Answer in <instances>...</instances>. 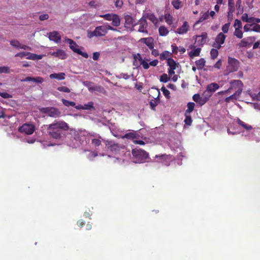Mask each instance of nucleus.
I'll return each mask as SVG.
<instances>
[{
    "label": "nucleus",
    "instance_id": "1",
    "mask_svg": "<svg viewBox=\"0 0 260 260\" xmlns=\"http://www.w3.org/2000/svg\"><path fill=\"white\" fill-rule=\"evenodd\" d=\"M69 129L68 124L63 120H54L47 125V132L50 137L55 140H61L64 135V132Z\"/></svg>",
    "mask_w": 260,
    "mask_h": 260
},
{
    "label": "nucleus",
    "instance_id": "2",
    "mask_svg": "<svg viewBox=\"0 0 260 260\" xmlns=\"http://www.w3.org/2000/svg\"><path fill=\"white\" fill-rule=\"evenodd\" d=\"M132 153L134 159V161L136 163L143 162L149 156L148 153L141 149H133Z\"/></svg>",
    "mask_w": 260,
    "mask_h": 260
},
{
    "label": "nucleus",
    "instance_id": "3",
    "mask_svg": "<svg viewBox=\"0 0 260 260\" xmlns=\"http://www.w3.org/2000/svg\"><path fill=\"white\" fill-rule=\"evenodd\" d=\"M40 111L42 113L47 114L49 117L57 118L60 116V111L55 107H43L40 109Z\"/></svg>",
    "mask_w": 260,
    "mask_h": 260
},
{
    "label": "nucleus",
    "instance_id": "4",
    "mask_svg": "<svg viewBox=\"0 0 260 260\" xmlns=\"http://www.w3.org/2000/svg\"><path fill=\"white\" fill-rule=\"evenodd\" d=\"M240 62L235 58L229 57L228 64L226 67V71L228 73H233L237 71L239 67Z\"/></svg>",
    "mask_w": 260,
    "mask_h": 260
},
{
    "label": "nucleus",
    "instance_id": "5",
    "mask_svg": "<svg viewBox=\"0 0 260 260\" xmlns=\"http://www.w3.org/2000/svg\"><path fill=\"white\" fill-rule=\"evenodd\" d=\"M104 142L106 148L108 150L114 153H117L123 148L122 146H120L118 143L112 140H106Z\"/></svg>",
    "mask_w": 260,
    "mask_h": 260
},
{
    "label": "nucleus",
    "instance_id": "6",
    "mask_svg": "<svg viewBox=\"0 0 260 260\" xmlns=\"http://www.w3.org/2000/svg\"><path fill=\"white\" fill-rule=\"evenodd\" d=\"M230 84H235V87L237 89H234L236 90V91L232 95L234 96L233 97L235 98V100H237L242 93L243 86V83L239 80H233L231 81Z\"/></svg>",
    "mask_w": 260,
    "mask_h": 260
},
{
    "label": "nucleus",
    "instance_id": "7",
    "mask_svg": "<svg viewBox=\"0 0 260 260\" xmlns=\"http://www.w3.org/2000/svg\"><path fill=\"white\" fill-rule=\"evenodd\" d=\"M66 41L70 44V48L75 53L82 55L84 58H87L88 55L86 52H83L79 49L77 48L78 45L71 39L67 38Z\"/></svg>",
    "mask_w": 260,
    "mask_h": 260
},
{
    "label": "nucleus",
    "instance_id": "8",
    "mask_svg": "<svg viewBox=\"0 0 260 260\" xmlns=\"http://www.w3.org/2000/svg\"><path fill=\"white\" fill-rule=\"evenodd\" d=\"M135 25H139L138 31L142 32L145 34H148V32L147 29L148 27V24L146 18L144 17H142L137 23L135 24Z\"/></svg>",
    "mask_w": 260,
    "mask_h": 260
},
{
    "label": "nucleus",
    "instance_id": "9",
    "mask_svg": "<svg viewBox=\"0 0 260 260\" xmlns=\"http://www.w3.org/2000/svg\"><path fill=\"white\" fill-rule=\"evenodd\" d=\"M35 126L30 123H24L18 128L19 132L26 135H31L35 131Z\"/></svg>",
    "mask_w": 260,
    "mask_h": 260
},
{
    "label": "nucleus",
    "instance_id": "10",
    "mask_svg": "<svg viewBox=\"0 0 260 260\" xmlns=\"http://www.w3.org/2000/svg\"><path fill=\"white\" fill-rule=\"evenodd\" d=\"M226 36L222 32H220L216 37L215 42L213 43L212 46L217 49H220L221 45L224 43Z\"/></svg>",
    "mask_w": 260,
    "mask_h": 260
},
{
    "label": "nucleus",
    "instance_id": "11",
    "mask_svg": "<svg viewBox=\"0 0 260 260\" xmlns=\"http://www.w3.org/2000/svg\"><path fill=\"white\" fill-rule=\"evenodd\" d=\"M255 38L254 37H249L242 39L239 43V47H249L255 41Z\"/></svg>",
    "mask_w": 260,
    "mask_h": 260
},
{
    "label": "nucleus",
    "instance_id": "12",
    "mask_svg": "<svg viewBox=\"0 0 260 260\" xmlns=\"http://www.w3.org/2000/svg\"><path fill=\"white\" fill-rule=\"evenodd\" d=\"M189 26L188 22L187 21H184L183 23V25L181 27L177 28L176 31V33L180 35L186 34L189 30Z\"/></svg>",
    "mask_w": 260,
    "mask_h": 260
},
{
    "label": "nucleus",
    "instance_id": "13",
    "mask_svg": "<svg viewBox=\"0 0 260 260\" xmlns=\"http://www.w3.org/2000/svg\"><path fill=\"white\" fill-rule=\"evenodd\" d=\"M49 38L51 41L58 43L61 40V36L57 31H54L49 33Z\"/></svg>",
    "mask_w": 260,
    "mask_h": 260
},
{
    "label": "nucleus",
    "instance_id": "14",
    "mask_svg": "<svg viewBox=\"0 0 260 260\" xmlns=\"http://www.w3.org/2000/svg\"><path fill=\"white\" fill-rule=\"evenodd\" d=\"M140 42L145 44L150 49H152L154 47L153 39L151 37L142 38Z\"/></svg>",
    "mask_w": 260,
    "mask_h": 260
},
{
    "label": "nucleus",
    "instance_id": "15",
    "mask_svg": "<svg viewBox=\"0 0 260 260\" xmlns=\"http://www.w3.org/2000/svg\"><path fill=\"white\" fill-rule=\"evenodd\" d=\"M95 32L96 37L104 36L107 34V28L105 26H97L95 28Z\"/></svg>",
    "mask_w": 260,
    "mask_h": 260
},
{
    "label": "nucleus",
    "instance_id": "16",
    "mask_svg": "<svg viewBox=\"0 0 260 260\" xmlns=\"http://www.w3.org/2000/svg\"><path fill=\"white\" fill-rule=\"evenodd\" d=\"M134 20L130 15H127L125 17V27L127 28L134 27L135 25Z\"/></svg>",
    "mask_w": 260,
    "mask_h": 260
},
{
    "label": "nucleus",
    "instance_id": "17",
    "mask_svg": "<svg viewBox=\"0 0 260 260\" xmlns=\"http://www.w3.org/2000/svg\"><path fill=\"white\" fill-rule=\"evenodd\" d=\"M219 88V85L216 83L213 82L207 85L206 89L207 90V92H209L212 94Z\"/></svg>",
    "mask_w": 260,
    "mask_h": 260
},
{
    "label": "nucleus",
    "instance_id": "18",
    "mask_svg": "<svg viewBox=\"0 0 260 260\" xmlns=\"http://www.w3.org/2000/svg\"><path fill=\"white\" fill-rule=\"evenodd\" d=\"M52 55L58 57L61 59H64L67 58V54L64 51L61 49H58L56 51L52 53Z\"/></svg>",
    "mask_w": 260,
    "mask_h": 260
},
{
    "label": "nucleus",
    "instance_id": "19",
    "mask_svg": "<svg viewBox=\"0 0 260 260\" xmlns=\"http://www.w3.org/2000/svg\"><path fill=\"white\" fill-rule=\"evenodd\" d=\"M137 56H138V58L139 60L140 61V66L142 65L143 68L145 70L148 69L149 68V64L148 63L149 60L147 58L143 59L140 53H137Z\"/></svg>",
    "mask_w": 260,
    "mask_h": 260
},
{
    "label": "nucleus",
    "instance_id": "20",
    "mask_svg": "<svg viewBox=\"0 0 260 260\" xmlns=\"http://www.w3.org/2000/svg\"><path fill=\"white\" fill-rule=\"evenodd\" d=\"M21 81L24 82L32 81L36 83H41L44 81V79L41 77H37L36 78L27 77L25 79H22Z\"/></svg>",
    "mask_w": 260,
    "mask_h": 260
},
{
    "label": "nucleus",
    "instance_id": "21",
    "mask_svg": "<svg viewBox=\"0 0 260 260\" xmlns=\"http://www.w3.org/2000/svg\"><path fill=\"white\" fill-rule=\"evenodd\" d=\"M197 39L200 45H203L206 42L207 34L205 32H203L201 35L197 36Z\"/></svg>",
    "mask_w": 260,
    "mask_h": 260
},
{
    "label": "nucleus",
    "instance_id": "22",
    "mask_svg": "<svg viewBox=\"0 0 260 260\" xmlns=\"http://www.w3.org/2000/svg\"><path fill=\"white\" fill-rule=\"evenodd\" d=\"M51 79H56L59 80H62L65 78V74L64 73H53L49 76Z\"/></svg>",
    "mask_w": 260,
    "mask_h": 260
},
{
    "label": "nucleus",
    "instance_id": "23",
    "mask_svg": "<svg viewBox=\"0 0 260 260\" xmlns=\"http://www.w3.org/2000/svg\"><path fill=\"white\" fill-rule=\"evenodd\" d=\"M167 65L169 67V68L175 70L179 63H176L173 58H169L167 59Z\"/></svg>",
    "mask_w": 260,
    "mask_h": 260
},
{
    "label": "nucleus",
    "instance_id": "24",
    "mask_svg": "<svg viewBox=\"0 0 260 260\" xmlns=\"http://www.w3.org/2000/svg\"><path fill=\"white\" fill-rule=\"evenodd\" d=\"M111 21H112V25L115 26H118L120 24L119 17L116 14H113Z\"/></svg>",
    "mask_w": 260,
    "mask_h": 260
},
{
    "label": "nucleus",
    "instance_id": "25",
    "mask_svg": "<svg viewBox=\"0 0 260 260\" xmlns=\"http://www.w3.org/2000/svg\"><path fill=\"white\" fill-rule=\"evenodd\" d=\"M139 137V135L136 132H130L124 135L123 137V138H126L128 139H135Z\"/></svg>",
    "mask_w": 260,
    "mask_h": 260
},
{
    "label": "nucleus",
    "instance_id": "26",
    "mask_svg": "<svg viewBox=\"0 0 260 260\" xmlns=\"http://www.w3.org/2000/svg\"><path fill=\"white\" fill-rule=\"evenodd\" d=\"M151 93L153 94V95H152V98L154 99H159V96L160 95V92L159 90L156 88H152L150 91ZM151 95L150 94V96Z\"/></svg>",
    "mask_w": 260,
    "mask_h": 260
},
{
    "label": "nucleus",
    "instance_id": "27",
    "mask_svg": "<svg viewBox=\"0 0 260 260\" xmlns=\"http://www.w3.org/2000/svg\"><path fill=\"white\" fill-rule=\"evenodd\" d=\"M238 124L242 126L244 129L250 131L252 129V127L250 125H248L247 124H246L244 122L241 120L240 119H238L237 121Z\"/></svg>",
    "mask_w": 260,
    "mask_h": 260
},
{
    "label": "nucleus",
    "instance_id": "28",
    "mask_svg": "<svg viewBox=\"0 0 260 260\" xmlns=\"http://www.w3.org/2000/svg\"><path fill=\"white\" fill-rule=\"evenodd\" d=\"M83 84L85 86L87 87V88L89 91H90V92L93 91V89H94V83H93L91 81H86L83 82Z\"/></svg>",
    "mask_w": 260,
    "mask_h": 260
},
{
    "label": "nucleus",
    "instance_id": "29",
    "mask_svg": "<svg viewBox=\"0 0 260 260\" xmlns=\"http://www.w3.org/2000/svg\"><path fill=\"white\" fill-rule=\"evenodd\" d=\"M205 60L204 58H201L196 61V64L199 70H202L205 65Z\"/></svg>",
    "mask_w": 260,
    "mask_h": 260
},
{
    "label": "nucleus",
    "instance_id": "30",
    "mask_svg": "<svg viewBox=\"0 0 260 260\" xmlns=\"http://www.w3.org/2000/svg\"><path fill=\"white\" fill-rule=\"evenodd\" d=\"M201 51V49L200 48H197L193 51H191L189 53V56L191 58L196 56H199L200 55Z\"/></svg>",
    "mask_w": 260,
    "mask_h": 260
},
{
    "label": "nucleus",
    "instance_id": "31",
    "mask_svg": "<svg viewBox=\"0 0 260 260\" xmlns=\"http://www.w3.org/2000/svg\"><path fill=\"white\" fill-rule=\"evenodd\" d=\"M158 31H159V35L161 36H166L169 33V30L164 26H160L158 29Z\"/></svg>",
    "mask_w": 260,
    "mask_h": 260
},
{
    "label": "nucleus",
    "instance_id": "32",
    "mask_svg": "<svg viewBox=\"0 0 260 260\" xmlns=\"http://www.w3.org/2000/svg\"><path fill=\"white\" fill-rule=\"evenodd\" d=\"M228 6H229V14L230 13H233L235 10V3L234 0H228Z\"/></svg>",
    "mask_w": 260,
    "mask_h": 260
},
{
    "label": "nucleus",
    "instance_id": "33",
    "mask_svg": "<svg viewBox=\"0 0 260 260\" xmlns=\"http://www.w3.org/2000/svg\"><path fill=\"white\" fill-rule=\"evenodd\" d=\"M195 106V104L193 102H189L187 104V109L185 111V114H190L191 112L193 111L194 108Z\"/></svg>",
    "mask_w": 260,
    "mask_h": 260
},
{
    "label": "nucleus",
    "instance_id": "34",
    "mask_svg": "<svg viewBox=\"0 0 260 260\" xmlns=\"http://www.w3.org/2000/svg\"><path fill=\"white\" fill-rule=\"evenodd\" d=\"M209 17V14L208 11L204 13L202 16H200L199 20L196 22V24H198V23L208 19Z\"/></svg>",
    "mask_w": 260,
    "mask_h": 260
},
{
    "label": "nucleus",
    "instance_id": "35",
    "mask_svg": "<svg viewBox=\"0 0 260 260\" xmlns=\"http://www.w3.org/2000/svg\"><path fill=\"white\" fill-rule=\"evenodd\" d=\"M241 29L236 28L234 32V35L239 39H242L243 37V32Z\"/></svg>",
    "mask_w": 260,
    "mask_h": 260
},
{
    "label": "nucleus",
    "instance_id": "36",
    "mask_svg": "<svg viewBox=\"0 0 260 260\" xmlns=\"http://www.w3.org/2000/svg\"><path fill=\"white\" fill-rule=\"evenodd\" d=\"M164 18L169 25H171L173 23V17L170 14H166Z\"/></svg>",
    "mask_w": 260,
    "mask_h": 260
},
{
    "label": "nucleus",
    "instance_id": "37",
    "mask_svg": "<svg viewBox=\"0 0 260 260\" xmlns=\"http://www.w3.org/2000/svg\"><path fill=\"white\" fill-rule=\"evenodd\" d=\"M217 48H212L210 51L211 58L212 59H215L218 55V51Z\"/></svg>",
    "mask_w": 260,
    "mask_h": 260
},
{
    "label": "nucleus",
    "instance_id": "38",
    "mask_svg": "<svg viewBox=\"0 0 260 260\" xmlns=\"http://www.w3.org/2000/svg\"><path fill=\"white\" fill-rule=\"evenodd\" d=\"M185 118L184 120L185 123L187 125H190L191 124V123L192 122L191 116L190 115V114H185Z\"/></svg>",
    "mask_w": 260,
    "mask_h": 260
},
{
    "label": "nucleus",
    "instance_id": "39",
    "mask_svg": "<svg viewBox=\"0 0 260 260\" xmlns=\"http://www.w3.org/2000/svg\"><path fill=\"white\" fill-rule=\"evenodd\" d=\"M62 102L63 104L67 107H69V106L75 107L76 105V103L74 102L70 101L63 99H62Z\"/></svg>",
    "mask_w": 260,
    "mask_h": 260
},
{
    "label": "nucleus",
    "instance_id": "40",
    "mask_svg": "<svg viewBox=\"0 0 260 260\" xmlns=\"http://www.w3.org/2000/svg\"><path fill=\"white\" fill-rule=\"evenodd\" d=\"M10 45L13 47L19 48L21 46V43L17 40H12L10 42Z\"/></svg>",
    "mask_w": 260,
    "mask_h": 260
},
{
    "label": "nucleus",
    "instance_id": "41",
    "mask_svg": "<svg viewBox=\"0 0 260 260\" xmlns=\"http://www.w3.org/2000/svg\"><path fill=\"white\" fill-rule=\"evenodd\" d=\"M147 17L150 21H151L154 24H156L158 22L157 18L153 14H148Z\"/></svg>",
    "mask_w": 260,
    "mask_h": 260
},
{
    "label": "nucleus",
    "instance_id": "42",
    "mask_svg": "<svg viewBox=\"0 0 260 260\" xmlns=\"http://www.w3.org/2000/svg\"><path fill=\"white\" fill-rule=\"evenodd\" d=\"M159 102V99H154L150 102V106L152 110H155L156 106Z\"/></svg>",
    "mask_w": 260,
    "mask_h": 260
},
{
    "label": "nucleus",
    "instance_id": "43",
    "mask_svg": "<svg viewBox=\"0 0 260 260\" xmlns=\"http://www.w3.org/2000/svg\"><path fill=\"white\" fill-rule=\"evenodd\" d=\"M170 80V77H168L167 74H163L160 77V81L164 83H166Z\"/></svg>",
    "mask_w": 260,
    "mask_h": 260
},
{
    "label": "nucleus",
    "instance_id": "44",
    "mask_svg": "<svg viewBox=\"0 0 260 260\" xmlns=\"http://www.w3.org/2000/svg\"><path fill=\"white\" fill-rule=\"evenodd\" d=\"M138 58V56H137V54L134 56L133 66L136 68H138L140 66V61L139 60Z\"/></svg>",
    "mask_w": 260,
    "mask_h": 260
},
{
    "label": "nucleus",
    "instance_id": "45",
    "mask_svg": "<svg viewBox=\"0 0 260 260\" xmlns=\"http://www.w3.org/2000/svg\"><path fill=\"white\" fill-rule=\"evenodd\" d=\"M93 91H96L103 93L106 92V90H105L104 88L100 85L94 86Z\"/></svg>",
    "mask_w": 260,
    "mask_h": 260
},
{
    "label": "nucleus",
    "instance_id": "46",
    "mask_svg": "<svg viewBox=\"0 0 260 260\" xmlns=\"http://www.w3.org/2000/svg\"><path fill=\"white\" fill-rule=\"evenodd\" d=\"M161 90L162 91L164 95L167 98V99H170V92L169 91V90H168L167 89H166L165 88V87L164 86H162L161 88Z\"/></svg>",
    "mask_w": 260,
    "mask_h": 260
},
{
    "label": "nucleus",
    "instance_id": "47",
    "mask_svg": "<svg viewBox=\"0 0 260 260\" xmlns=\"http://www.w3.org/2000/svg\"><path fill=\"white\" fill-rule=\"evenodd\" d=\"M234 27H235V29L236 28H242V25L241 21L240 20H239V19H236L235 20V22H234Z\"/></svg>",
    "mask_w": 260,
    "mask_h": 260
},
{
    "label": "nucleus",
    "instance_id": "48",
    "mask_svg": "<svg viewBox=\"0 0 260 260\" xmlns=\"http://www.w3.org/2000/svg\"><path fill=\"white\" fill-rule=\"evenodd\" d=\"M57 89L59 91L67 92V93L70 92V91H71L70 89L66 86L58 87Z\"/></svg>",
    "mask_w": 260,
    "mask_h": 260
},
{
    "label": "nucleus",
    "instance_id": "49",
    "mask_svg": "<svg viewBox=\"0 0 260 260\" xmlns=\"http://www.w3.org/2000/svg\"><path fill=\"white\" fill-rule=\"evenodd\" d=\"M212 94L209 92H207V90L206 89L203 93L202 96L204 98L207 99V102L209 101L210 97L212 96Z\"/></svg>",
    "mask_w": 260,
    "mask_h": 260
},
{
    "label": "nucleus",
    "instance_id": "50",
    "mask_svg": "<svg viewBox=\"0 0 260 260\" xmlns=\"http://www.w3.org/2000/svg\"><path fill=\"white\" fill-rule=\"evenodd\" d=\"M252 28H251V31H253L255 32H260V25L257 23L252 24Z\"/></svg>",
    "mask_w": 260,
    "mask_h": 260
},
{
    "label": "nucleus",
    "instance_id": "51",
    "mask_svg": "<svg viewBox=\"0 0 260 260\" xmlns=\"http://www.w3.org/2000/svg\"><path fill=\"white\" fill-rule=\"evenodd\" d=\"M91 144L95 147H98L101 145V141L98 139H93L91 140Z\"/></svg>",
    "mask_w": 260,
    "mask_h": 260
},
{
    "label": "nucleus",
    "instance_id": "52",
    "mask_svg": "<svg viewBox=\"0 0 260 260\" xmlns=\"http://www.w3.org/2000/svg\"><path fill=\"white\" fill-rule=\"evenodd\" d=\"M207 102V99L204 98L201 96L200 99L198 101L197 103L200 106L204 105Z\"/></svg>",
    "mask_w": 260,
    "mask_h": 260
},
{
    "label": "nucleus",
    "instance_id": "53",
    "mask_svg": "<svg viewBox=\"0 0 260 260\" xmlns=\"http://www.w3.org/2000/svg\"><path fill=\"white\" fill-rule=\"evenodd\" d=\"M230 23H225L222 26L221 29L224 33H227L229 31Z\"/></svg>",
    "mask_w": 260,
    "mask_h": 260
},
{
    "label": "nucleus",
    "instance_id": "54",
    "mask_svg": "<svg viewBox=\"0 0 260 260\" xmlns=\"http://www.w3.org/2000/svg\"><path fill=\"white\" fill-rule=\"evenodd\" d=\"M83 107L84 110H90L91 108H94L93 103L92 102H89L88 104H85Z\"/></svg>",
    "mask_w": 260,
    "mask_h": 260
},
{
    "label": "nucleus",
    "instance_id": "55",
    "mask_svg": "<svg viewBox=\"0 0 260 260\" xmlns=\"http://www.w3.org/2000/svg\"><path fill=\"white\" fill-rule=\"evenodd\" d=\"M28 52H21L18 53H16L15 55V57H19L21 58H23L25 56H26L28 55Z\"/></svg>",
    "mask_w": 260,
    "mask_h": 260
},
{
    "label": "nucleus",
    "instance_id": "56",
    "mask_svg": "<svg viewBox=\"0 0 260 260\" xmlns=\"http://www.w3.org/2000/svg\"><path fill=\"white\" fill-rule=\"evenodd\" d=\"M100 16L101 17L104 18L105 19L107 20L111 21V18L113 17V14H106L104 15H101Z\"/></svg>",
    "mask_w": 260,
    "mask_h": 260
},
{
    "label": "nucleus",
    "instance_id": "57",
    "mask_svg": "<svg viewBox=\"0 0 260 260\" xmlns=\"http://www.w3.org/2000/svg\"><path fill=\"white\" fill-rule=\"evenodd\" d=\"M155 158H159L161 159H168L170 158V156L167 154H161V155H156L155 156Z\"/></svg>",
    "mask_w": 260,
    "mask_h": 260
},
{
    "label": "nucleus",
    "instance_id": "58",
    "mask_svg": "<svg viewBox=\"0 0 260 260\" xmlns=\"http://www.w3.org/2000/svg\"><path fill=\"white\" fill-rule=\"evenodd\" d=\"M28 56L26 57L28 59L36 60L37 59V54L28 52Z\"/></svg>",
    "mask_w": 260,
    "mask_h": 260
},
{
    "label": "nucleus",
    "instance_id": "59",
    "mask_svg": "<svg viewBox=\"0 0 260 260\" xmlns=\"http://www.w3.org/2000/svg\"><path fill=\"white\" fill-rule=\"evenodd\" d=\"M9 73V68L8 67H0V74Z\"/></svg>",
    "mask_w": 260,
    "mask_h": 260
},
{
    "label": "nucleus",
    "instance_id": "60",
    "mask_svg": "<svg viewBox=\"0 0 260 260\" xmlns=\"http://www.w3.org/2000/svg\"><path fill=\"white\" fill-rule=\"evenodd\" d=\"M172 5L175 9H178L180 8V2L177 0L173 1L172 2Z\"/></svg>",
    "mask_w": 260,
    "mask_h": 260
},
{
    "label": "nucleus",
    "instance_id": "61",
    "mask_svg": "<svg viewBox=\"0 0 260 260\" xmlns=\"http://www.w3.org/2000/svg\"><path fill=\"white\" fill-rule=\"evenodd\" d=\"M0 96L4 99H9L12 97V96L11 94L7 92H0Z\"/></svg>",
    "mask_w": 260,
    "mask_h": 260
},
{
    "label": "nucleus",
    "instance_id": "62",
    "mask_svg": "<svg viewBox=\"0 0 260 260\" xmlns=\"http://www.w3.org/2000/svg\"><path fill=\"white\" fill-rule=\"evenodd\" d=\"M241 20L246 22H248L249 21V17L247 13H244L242 15L241 17Z\"/></svg>",
    "mask_w": 260,
    "mask_h": 260
},
{
    "label": "nucleus",
    "instance_id": "63",
    "mask_svg": "<svg viewBox=\"0 0 260 260\" xmlns=\"http://www.w3.org/2000/svg\"><path fill=\"white\" fill-rule=\"evenodd\" d=\"M123 4V0H115V5L118 8H121Z\"/></svg>",
    "mask_w": 260,
    "mask_h": 260
},
{
    "label": "nucleus",
    "instance_id": "64",
    "mask_svg": "<svg viewBox=\"0 0 260 260\" xmlns=\"http://www.w3.org/2000/svg\"><path fill=\"white\" fill-rule=\"evenodd\" d=\"M251 97L253 100L260 101V95L258 93L257 94L253 93L250 94Z\"/></svg>",
    "mask_w": 260,
    "mask_h": 260
}]
</instances>
